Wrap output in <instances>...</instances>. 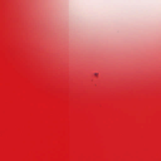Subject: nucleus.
<instances>
[{"label":"nucleus","instance_id":"1","mask_svg":"<svg viewBox=\"0 0 161 161\" xmlns=\"http://www.w3.org/2000/svg\"><path fill=\"white\" fill-rule=\"evenodd\" d=\"M95 75H97V74L96 73L95 74Z\"/></svg>","mask_w":161,"mask_h":161}]
</instances>
